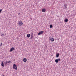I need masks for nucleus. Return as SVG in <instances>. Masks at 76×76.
<instances>
[{
	"label": "nucleus",
	"mask_w": 76,
	"mask_h": 76,
	"mask_svg": "<svg viewBox=\"0 0 76 76\" xmlns=\"http://www.w3.org/2000/svg\"><path fill=\"white\" fill-rule=\"evenodd\" d=\"M64 9H67V7H66V6L64 7Z\"/></svg>",
	"instance_id": "16"
},
{
	"label": "nucleus",
	"mask_w": 76,
	"mask_h": 76,
	"mask_svg": "<svg viewBox=\"0 0 76 76\" xmlns=\"http://www.w3.org/2000/svg\"><path fill=\"white\" fill-rule=\"evenodd\" d=\"M31 35H34V33L32 32H31Z\"/></svg>",
	"instance_id": "17"
},
{
	"label": "nucleus",
	"mask_w": 76,
	"mask_h": 76,
	"mask_svg": "<svg viewBox=\"0 0 76 76\" xmlns=\"http://www.w3.org/2000/svg\"><path fill=\"white\" fill-rule=\"evenodd\" d=\"M23 61H24V62H26V61H27V59L26 58H24L23 59Z\"/></svg>",
	"instance_id": "9"
},
{
	"label": "nucleus",
	"mask_w": 76,
	"mask_h": 76,
	"mask_svg": "<svg viewBox=\"0 0 76 76\" xmlns=\"http://www.w3.org/2000/svg\"><path fill=\"white\" fill-rule=\"evenodd\" d=\"M2 12V10L1 9L0 10V13Z\"/></svg>",
	"instance_id": "19"
},
{
	"label": "nucleus",
	"mask_w": 76,
	"mask_h": 76,
	"mask_svg": "<svg viewBox=\"0 0 76 76\" xmlns=\"http://www.w3.org/2000/svg\"><path fill=\"white\" fill-rule=\"evenodd\" d=\"M59 56H60V54L58 53H57L56 54V57L57 58H58V57H59Z\"/></svg>",
	"instance_id": "8"
},
{
	"label": "nucleus",
	"mask_w": 76,
	"mask_h": 76,
	"mask_svg": "<svg viewBox=\"0 0 76 76\" xmlns=\"http://www.w3.org/2000/svg\"><path fill=\"white\" fill-rule=\"evenodd\" d=\"M64 7L66 6V4H64Z\"/></svg>",
	"instance_id": "21"
},
{
	"label": "nucleus",
	"mask_w": 76,
	"mask_h": 76,
	"mask_svg": "<svg viewBox=\"0 0 76 76\" xmlns=\"http://www.w3.org/2000/svg\"><path fill=\"white\" fill-rule=\"evenodd\" d=\"M60 61V58L57 59H56L55 60V62L56 63H58V61Z\"/></svg>",
	"instance_id": "5"
},
{
	"label": "nucleus",
	"mask_w": 76,
	"mask_h": 76,
	"mask_svg": "<svg viewBox=\"0 0 76 76\" xmlns=\"http://www.w3.org/2000/svg\"><path fill=\"white\" fill-rule=\"evenodd\" d=\"M1 65L2 67H4V63H3V62H2Z\"/></svg>",
	"instance_id": "13"
},
{
	"label": "nucleus",
	"mask_w": 76,
	"mask_h": 76,
	"mask_svg": "<svg viewBox=\"0 0 76 76\" xmlns=\"http://www.w3.org/2000/svg\"><path fill=\"white\" fill-rule=\"evenodd\" d=\"M42 11L43 12H45V11H46V10L45 9H42Z\"/></svg>",
	"instance_id": "12"
},
{
	"label": "nucleus",
	"mask_w": 76,
	"mask_h": 76,
	"mask_svg": "<svg viewBox=\"0 0 76 76\" xmlns=\"http://www.w3.org/2000/svg\"><path fill=\"white\" fill-rule=\"evenodd\" d=\"M3 45V44L2 43H1V44L0 45V46H2V45Z\"/></svg>",
	"instance_id": "18"
},
{
	"label": "nucleus",
	"mask_w": 76,
	"mask_h": 76,
	"mask_svg": "<svg viewBox=\"0 0 76 76\" xmlns=\"http://www.w3.org/2000/svg\"><path fill=\"white\" fill-rule=\"evenodd\" d=\"M49 39L50 41H51L52 42H53V41H54V39L53 38H50V37H49Z\"/></svg>",
	"instance_id": "3"
},
{
	"label": "nucleus",
	"mask_w": 76,
	"mask_h": 76,
	"mask_svg": "<svg viewBox=\"0 0 76 76\" xmlns=\"http://www.w3.org/2000/svg\"><path fill=\"white\" fill-rule=\"evenodd\" d=\"M31 37V34H27V38H29V37Z\"/></svg>",
	"instance_id": "10"
},
{
	"label": "nucleus",
	"mask_w": 76,
	"mask_h": 76,
	"mask_svg": "<svg viewBox=\"0 0 76 76\" xmlns=\"http://www.w3.org/2000/svg\"><path fill=\"white\" fill-rule=\"evenodd\" d=\"M13 50H15V48H12L10 49V52H12V51H13Z\"/></svg>",
	"instance_id": "6"
},
{
	"label": "nucleus",
	"mask_w": 76,
	"mask_h": 76,
	"mask_svg": "<svg viewBox=\"0 0 76 76\" xmlns=\"http://www.w3.org/2000/svg\"><path fill=\"white\" fill-rule=\"evenodd\" d=\"M18 25L19 26H22V25H23V23H22V21H19L18 22Z\"/></svg>",
	"instance_id": "2"
},
{
	"label": "nucleus",
	"mask_w": 76,
	"mask_h": 76,
	"mask_svg": "<svg viewBox=\"0 0 76 76\" xmlns=\"http://www.w3.org/2000/svg\"><path fill=\"white\" fill-rule=\"evenodd\" d=\"M3 76H5L4 75H3Z\"/></svg>",
	"instance_id": "22"
},
{
	"label": "nucleus",
	"mask_w": 76,
	"mask_h": 76,
	"mask_svg": "<svg viewBox=\"0 0 76 76\" xmlns=\"http://www.w3.org/2000/svg\"><path fill=\"white\" fill-rule=\"evenodd\" d=\"M34 37V35H31L30 37L31 39H32V38H33V37Z\"/></svg>",
	"instance_id": "14"
},
{
	"label": "nucleus",
	"mask_w": 76,
	"mask_h": 76,
	"mask_svg": "<svg viewBox=\"0 0 76 76\" xmlns=\"http://www.w3.org/2000/svg\"><path fill=\"white\" fill-rule=\"evenodd\" d=\"M43 33H44V31H42L39 32L38 33V35H41V34H42Z\"/></svg>",
	"instance_id": "4"
},
{
	"label": "nucleus",
	"mask_w": 76,
	"mask_h": 76,
	"mask_svg": "<svg viewBox=\"0 0 76 76\" xmlns=\"http://www.w3.org/2000/svg\"><path fill=\"white\" fill-rule=\"evenodd\" d=\"M20 14V13H19V14Z\"/></svg>",
	"instance_id": "24"
},
{
	"label": "nucleus",
	"mask_w": 76,
	"mask_h": 76,
	"mask_svg": "<svg viewBox=\"0 0 76 76\" xmlns=\"http://www.w3.org/2000/svg\"><path fill=\"white\" fill-rule=\"evenodd\" d=\"M4 35V34H2V35H1V36L2 37H3V35Z\"/></svg>",
	"instance_id": "20"
},
{
	"label": "nucleus",
	"mask_w": 76,
	"mask_h": 76,
	"mask_svg": "<svg viewBox=\"0 0 76 76\" xmlns=\"http://www.w3.org/2000/svg\"><path fill=\"white\" fill-rule=\"evenodd\" d=\"M68 19L67 18H66L64 20V22H67L68 21Z\"/></svg>",
	"instance_id": "11"
},
{
	"label": "nucleus",
	"mask_w": 76,
	"mask_h": 76,
	"mask_svg": "<svg viewBox=\"0 0 76 76\" xmlns=\"http://www.w3.org/2000/svg\"><path fill=\"white\" fill-rule=\"evenodd\" d=\"M50 28H53V25L51 24L50 25Z\"/></svg>",
	"instance_id": "15"
},
{
	"label": "nucleus",
	"mask_w": 76,
	"mask_h": 76,
	"mask_svg": "<svg viewBox=\"0 0 76 76\" xmlns=\"http://www.w3.org/2000/svg\"><path fill=\"white\" fill-rule=\"evenodd\" d=\"M11 63V61H6L4 63L5 64H7V63Z\"/></svg>",
	"instance_id": "7"
},
{
	"label": "nucleus",
	"mask_w": 76,
	"mask_h": 76,
	"mask_svg": "<svg viewBox=\"0 0 76 76\" xmlns=\"http://www.w3.org/2000/svg\"><path fill=\"white\" fill-rule=\"evenodd\" d=\"M13 69H15V70H17L18 68H17V65L15 64H14L13 65Z\"/></svg>",
	"instance_id": "1"
},
{
	"label": "nucleus",
	"mask_w": 76,
	"mask_h": 76,
	"mask_svg": "<svg viewBox=\"0 0 76 76\" xmlns=\"http://www.w3.org/2000/svg\"><path fill=\"white\" fill-rule=\"evenodd\" d=\"M46 47H47V46H46Z\"/></svg>",
	"instance_id": "23"
}]
</instances>
